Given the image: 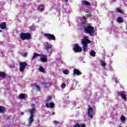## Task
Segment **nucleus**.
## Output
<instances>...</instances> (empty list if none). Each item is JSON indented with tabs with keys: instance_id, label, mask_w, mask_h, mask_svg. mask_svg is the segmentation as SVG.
<instances>
[{
	"instance_id": "nucleus-28",
	"label": "nucleus",
	"mask_w": 127,
	"mask_h": 127,
	"mask_svg": "<svg viewBox=\"0 0 127 127\" xmlns=\"http://www.w3.org/2000/svg\"><path fill=\"white\" fill-rule=\"evenodd\" d=\"M121 120L122 122H126V117L124 116H121Z\"/></svg>"
},
{
	"instance_id": "nucleus-24",
	"label": "nucleus",
	"mask_w": 127,
	"mask_h": 127,
	"mask_svg": "<svg viewBox=\"0 0 127 127\" xmlns=\"http://www.w3.org/2000/svg\"><path fill=\"white\" fill-rule=\"evenodd\" d=\"M39 70L40 71V72H43V73H44L45 72V69H44V68L42 66H40Z\"/></svg>"
},
{
	"instance_id": "nucleus-11",
	"label": "nucleus",
	"mask_w": 127,
	"mask_h": 127,
	"mask_svg": "<svg viewBox=\"0 0 127 127\" xmlns=\"http://www.w3.org/2000/svg\"><path fill=\"white\" fill-rule=\"evenodd\" d=\"M34 122V116H30L29 118L28 124L30 126Z\"/></svg>"
},
{
	"instance_id": "nucleus-12",
	"label": "nucleus",
	"mask_w": 127,
	"mask_h": 127,
	"mask_svg": "<svg viewBox=\"0 0 127 127\" xmlns=\"http://www.w3.org/2000/svg\"><path fill=\"white\" fill-rule=\"evenodd\" d=\"M53 46L49 44V43H47V45H46L45 47H46V50H47V51H49V50H51V49H52V47Z\"/></svg>"
},
{
	"instance_id": "nucleus-32",
	"label": "nucleus",
	"mask_w": 127,
	"mask_h": 127,
	"mask_svg": "<svg viewBox=\"0 0 127 127\" xmlns=\"http://www.w3.org/2000/svg\"><path fill=\"white\" fill-rule=\"evenodd\" d=\"M65 87H66V84L65 83H62L61 85V88L62 89H65Z\"/></svg>"
},
{
	"instance_id": "nucleus-44",
	"label": "nucleus",
	"mask_w": 127,
	"mask_h": 127,
	"mask_svg": "<svg viewBox=\"0 0 127 127\" xmlns=\"http://www.w3.org/2000/svg\"><path fill=\"white\" fill-rule=\"evenodd\" d=\"M65 2H67L68 1V0H64Z\"/></svg>"
},
{
	"instance_id": "nucleus-27",
	"label": "nucleus",
	"mask_w": 127,
	"mask_h": 127,
	"mask_svg": "<svg viewBox=\"0 0 127 127\" xmlns=\"http://www.w3.org/2000/svg\"><path fill=\"white\" fill-rule=\"evenodd\" d=\"M54 106H55V104H54V103L51 102L50 103V107L51 109H53V108H54Z\"/></svg>"
},
{
	"instance_id": "nucleus-18",
	"label": "nucleus",
	"mask_w": 127,
	"mask_h": 127,
	"mask_svg": "<svg viewBox=\"0 0 127 127\" xmlns=\"http://www.w3.org/2000/svg\"><path fill=\"white\" fill-rule=\"evenodd\" d=\"M0 113H2V114H4L5 113V108L0 106Z\"/></svg>"
},
{
	"instance_id": "nucleus-1",
	"label": "nucleus",
	"mask_w": 127,
	"mask_h": 127,
	"mask_svg": "<svg viewBox=\"0 0 127 127\" xmlns=\"http://www.w3.org/2000/svg\"><path fill=\"white\" fill-rule=\"evenodd\" d=\"M83 29L85 33L89 34L90 36H93V34H94L96 31L94 26H92L91 24H84L83 25Z\"/></svg>"
},
{
	"instance_id": "nucleus-25",
	"label": "nucleus",
	"mask_w": 127,
	"mask_h": 127,
	"mask_svg": "<svg viewBox=\"0 0 127 127\" xmlns=\"http://www.w3.org/2000/svg\"><path fill=\"white\" fill-rule=\"evenodd\" d=\"M35 86L37 91H38V92L41 91V88H40V86L39 85H37L35 84Z\"/></svg>"
},
{
	"instance_id": "nucleus-20",
	"label": "nucleus",
	"mask_w": 127,
	"mask_h": 127,
	"mask_svg": "<svg viewBox=\"0 0 127 127\" xmlns=\"http://www.w3.org/2000/svg\"><path fill=\"white\" fill-rule=\"evenodd\" d=\"M19 98L21 100H23V99H25V94H24V93H21L19 96Z\"/></svg>"
},
{
	"instance_id": "nucleus-36",
	"label": "nucleus",
	"mask_w": 127,
	"mask_h": 127,
	"mask_svg": "<svg viewBox=\"0 0 127 127\" xmlns=\"http://www.w3.org/2000/svg\"><path fill=\"white\" fill-rule=\"evenodd\" d=\"M23 56L24 57H26V56H27V53L25 52V53H24Z\"/></svg>"
},
{
	"instance_id": "nucleus-8",
	"label": "nucleus",
	"mask_w": 127,
	"mask_h": 127,
	"mask_svg": "<svg viewBox=\"0 0 127 127\" xmlns=\"http://www.w3.org/2000/svg\"><path fill=\"white\" fill-rule=\"evenodd\" d=\"M82 43L85 44H90L91 40H88L87 36H85L84 39L82 41Z\"/></svg>"
},
{
	"instance_id": "nucleus-16",
	"label": "nucleus",
	"mask_w": 127,
	"mask_h": 127,
	"mask_svg": "<svg viewBox=\"0 0 127 127\" xmlns=\"http://www.w3.org/2000/svg\"><path fill=\"white\" fill-rule=\"evenodd\" d=\"M117 21L119 23H123L124 22V19L123 17L119 16L117 18Z\"/></svg>"
},
{
	"instance_id": "nucleus-38",
	"label": "nucleus",
	"mask_w": 127,
	"mask_h": 127,
	"mask_svg": "<svg viewBox=\"0 0 127 127\" xmlns=\"http://www.w3.org/2000/svg\"><path fill=\"white\" fill-rule=\"evenodd\" d=\"M46 106L47 107V108H49V103L46 104Z\"/></svg>"
},
{
	"instance_id": "nucleus-10",
	"label": "nucleus",
	"mask_w": 127,
	"mask_h": 127,
	"mask_svg": "<svg viewBox=\"0 0 127 127\" xmlns=\"http://www.w3.org/2000/svg\"><path fill=\"white\" fill-rule=\"evenodd\" d=\"M118 94L121 96L123 100H126L127 99V95L125 94L124 91H123L122 92H119Z\"/></svg>"
},
{
	"instance_id": "nucleus-41",
	"label": "nucleus",
	"mask_w": 127,
	"mask_h": 127,
	"mask_svg": "<svg viewBox=\"0 0 127 127\" xmlns=\"http://www.w3.org/2000/svg\"><path fill=\"white\" fill-rule=\"evenodd\" d=\"M11 116H9L6 118V120H8V119H10Z\"/></svg>"
},
{
	"instance_id": "nucleus-17",
	"label": "nucleus",
	"mask_w": 127,
	"mask_h": 127,
	"mask_svg": "<svg viewBox=\"0 0 127 127\" xmlns=\"http://www.w3.org/2000/svg\"><path fill=\"white\" fill-rule=\"evenodd\" d=\"M82 2L83 4H84V5H87V6L91 5V3H90V2L87 0H83Z\"/></svg>"
},
{
	"instance_id": "nucleus-15",
	"label": "nucleus",
	"mask_w": 127,
	"mask_h": 127,
	"mask_svg": "<svg viewBox=\"0 0 127 127\" xmlns=\"http://www.w3.org/2000/svg\"><path fill=\"white\" fill-rule=\"evenodd\" d=\"M36 111V109L35 108H33L32 110L30 111V116L34 117V113H35V111Z\"/></svg>"
},
{
	"instance_id": "nucleus-6",
	"label": "nucleus",
	"mask_w": 127,
	"mask_h": 127,
	"mask_svg": "<svg viewBox=\"0 0 127 127\" xmlns=\"http://www.w3.org/2000/svg\"><path fill=\"white\" fill-rule=\"evenodd\" d=\"M94 111L93 110V108L90 106H89L88 108V112H87V115L89 116V117L91 119H93L94 116H93V113Z\"/></svg>"
},
{
	"instance_id": "nucleus-9",
	"label": "nucleus",
	"mask_w": 127,
	"mask_h": 127,
	"mask_svg": "<svg viewBox=\"0 0 127 127\" xmlns=\"http://www.w3.org/2000/svg\"><path fill=\"white\" fill-rule=\"evenodd\" d=\"M73 75H77V76H80V75H82V72L80 71V70H79L78 69L74 68L73 69Z\"/></svg>"
},
{
	"instance_id": "nucleus-19",
	"label": "nucleus",
	"mask_w": 127,
	"mask_h": 127,
	"mask_svg": "<svg viewBox=\"0 0 127 127\" xmlns=\"http://www.w3.org/2000/svg\"><path fill=\"white\" fill-rule=\"evenodd\" d=\"M38 56H40V54L34 53L32 58L33 60H35V59H36V58L38 57Z\"/></svg>"
},
{
	"instance_id": "nucleus-4",
	"label": "nucleus",
	"mask_w": 127,
	"mask_h": 127,
	"mask_svg": "<svg viewBox=\"0 0 127 127\" xmlns=\"http://www.w3.org/2000/svg\"><path fill=\"white\" fill-rule=\"evenodd\" d=\"M19 66H20V68H19L20 71L23 72L25 68L27 67V63H26V62H21L19 63Z\"/></svg>"
},
{
	"instance_id": "nucleus-39",
	"label": "nucleus",
	"mask_w": 127,
	"mask_h": 127,
	"mask_svg": "<svg viewBox=\"0 0 127 127\" xmlns=\"http://www.w3.org/2000/svg\"><path fill=\"white\" fill-rule=\"evenodd\" d=\"M80 127H86V124H82L81 126H80Z\"/></svg>"
},
{
	"instance_id": "nucleus-33",
	"label": "nucleus",
	"mask_w": 127,
	"mask_h": 127,
	"mask_svg": "<svg viewBox=\"0 0 127 127\" xmlns=\"http://www.w3.org/2000/svg\"><path fill=\"white\" fill-rule=\"evenodd\" d=\"M54 123L55 125H58L59 124V122L58 121H54Z\"/></svg>"
},
{
	"instance_id": "nucleus-14",
	"label": "nucleus",
	"mask_w": 127,
	"mask_h": 127,
	"mask_svg": "<svg viewBox=\"0 0 127 127\" xmlns=\"http://www.w3.org/2000/svg\"><path fill=\"white\" fill-rule=\"evenodd\" d=\"M0 77L3 78V79H5L6 78V74L3 71H0Z\"/></svg>"
},
{
	"instance_id": "nucleus-37",
	"label": "nucleus",
	"mask_w": 127,
	"mask_h": 127,
	"mask_svg": "<svg viewBox=\"0 0 127 127\" xmlns=\"http://www.w3.org/2000/svg\"><path fill=\"white\" fill-rule=\"evenodd\" d=\"M40 56L41 57H43V58H45V57H47L46 55H40Z\"/></svg>"
},
{
	"instance_id": "nucleus-13",
	"label": "nucleus",
	"mask_w": 127,
	"mask_h": 127,
	"mask_svg": "<svg viewBox=\"0 0 127 127\" xmlns=\"http://www.w3.org/2000/svg\"><path fill=\"white\" fill-rule=\"evenodd\" d=\"M82 45L83 46V51L84 52H87L88 51V44H83L82 43Z\"/></svg>"
},
{
	"instance_id": "nucleus-26",
	"label": "nucleus",
	"mask_w": 127,
	"mask_h": 127,
	"mask_svg": "<svg viewBox=\"0 0 127 127\" xmlns=\"http://www.w3.org/2000/svg\"><path fill=\"white\" fill-rule=\"evenodd\" d=\"M52 99V96H49L46 100V102L47 103H49V102H50V101H51V100Z\"/></svg>"
},
{
	"instance_id": "nucleus-35",
	"label": "nucleus",
	"mask_w": 127,
	"mask_h": 127,
	"mask_svg": "<svg viewBox=\"0 0 127 127\" xmlns=\"http://www.w3.org/2000/svg\"><path fill=\"white\" fill-rule=\"evenodd\" d=\"M40 11H43V8L40 7H39Z\"/></svg>"
},
{
	"instance_id": "nucleus-34",
	"label": "nucleus",
	"mask_w": 127,
	"mask_h": 127,
	"mask_svg": "<svg viewBox=\"0 0 127 127\" xmlns=\"http://www.w3.org/2000/svg\"><path fill=\"white\" fill-rule=\"evenodd\" d=\"M49 84V83L45 82H44L43 85H44L45 86H47V85Z\"/></svg>"
},
{
	"instance_id": "nucleus-2",
	"label": "nucleus",
	"mask_w": 127,
	"mask_h": 127,
	"mask_svg": "<svg viewBox=\"0 0 127 127\" xmlns=\"http://www.w3.org/2000/svg\"><path fill=\"white\" fill-rule=\"evenodd\" d=\"M20 37L22 40H29L31 39V34L29 33H21Z\"/></svg>"
},
{
	"instance_id": "nucleus-3",
	"label": "nucleus",
	"mask_w": 127,
	"mask_h": 127,
	"mask_svg": "<svg viewBox=\"0 0 127 127\" xmlns=\"http://www.w3.org/2000/svg\"><path fill=\"white\" fill-rule=\"evenodd\" d=\"M73 50L75 53H78L79 52H82V47H80L78 44H75L73 45Z\"/></svg>"
},
{
	"instance_id": "nucleus-23",
	"label": "nucleus",
	"mask_w": 127,
	"mask_h": 127,
	"mask_svg": "<svg viewBox=\"0 0 127 127\" xmlns=\"http://www.w3.org/2000/svg\"><path fill=\"white\" fill-rule=\"evenodd\" d=\"M90 56L92 57H95V56H96V52L95 51H91L90 52Z\"/></svg>"
},
{
	"instance_id": "nucleus-7",
	"label": "nucleus",
	"mask_w": 127,
	"mask_h": 127,
	"mask_svg": "<svg viewBox=\"0 0 127 127\" xmlns=\"http://www.w3.org/2000/svg\"><path fill=\"white\" fill-rule=\"evenodd\" d=\"M6 28V23L5 22H2L0 24V32H2V30Z\"/></svg>"
},
{
	"instance_id": "nucleus-22",
	"label": "nucleus",
	"mask_w": 127,
	"mask_h": 127,
	"mask_svg": "<svg viewBox=\"0 0 127 127\" xmlns=\"http://www.w3.org/2000/svg\"><path fill=\"white\" fill-rule=\"evenodd\" d=\"M116 11L117 12H119L120 13H122L123 14H124V12L120 8H116Z\"/></svg>"
},
{
	"instance_id": "nucleus-42",
	"label": "nucleus",
	"mask_w": 127,
	"mask_h": 127,
	"mask_svg": "<svg viewBox=\"0 0 127 127\" xmlns=\"http://www.w3.org/2000/svg\"><path fill=\"white\" fill-rule=\"evenodd\" d=\"M52 115H55V112H53L52 113Z\"/></svg>"
},
{
	"instance_id": "nucleus-40",
	"label": "nucleus",
	"mask_w": 127,
	"mask_h": 127,
	"mask_svg": "<svg viewBox=\"0 0 127 127\" xmlns=\"http://www.w3.org/2000/svg\"><path fill=\"white\" fill-rule=\"evenodd\" d=\"M83 19H84V20H86V17L83 16Z\"/></svg>"
},
{
	"instance_id": "nucleus-21",
	"label": "nucleus",
	"mask_w": 127,
	"mask_h": 127,
	"mask_svg": "<svg viewBox=\"0 0 127 127\" xmlns=\"http://www.w3.org/2000/svg\"><path fill=\"white\" fill-rule=\"evenodd\" d=\"M40 60H41V62H47V57H46L45 58H41L40 59Z\"/></svg>"
},
{
	"instance_id": "nucleus-45",
	"label": "nucleus",
	"mask_w": 127,
	"mask_h": 127,
	"mask_svg": "<svg viewBox=\"0 0 127 127\" xmlns=\"http://www.w3.org/2000/svg\"><path fill=\"white\" fill-rule=\"evenodd\" d=\"M11 1L12 0H10Z\"/></svg>"
},
{
	"instance_id": "nucleus-5",
	"label": "nucleus",
	"mask_w": 127,
	"mask_h": 127,
	"mask_svg": "<svg viewBox=\"0 0 127 127\" xmlns=\"http://www.w3.org/2000/svg\"><path fill=\"white\" fill-rule=\"evenodd\" d=\"M44 36L47 37L49 40H55V36L51 34H44Z\"/></svg>"
},
{
	"instance_id": "nucleus-29",
	"label": "nucleus",
	"mask_w": 127,
	"mask_h": 127,
	"mask_svg": "<svg viewBox=\"0 0 127 127\" xmlns=\"http://www.w3.org/2000/svg\"><path fill=\"white\" fill-rule=\"evenodd\" d=\"M73 127H80V124L78 123H75L73 125Z\"/></svg>"
},
{
	"instance_id": "nucleus-43",
	"label": "nucleus",
	"mask_w": 127,
	"mask_h": 127,
	"mask_svg": "<svg viewBox=\"0 0 127 127\" xmlns=\"http://www.w3.org/2000/svg\"><path fill=\"white\" fill-rule=\"evenodd\" d=\"M21 115H24V112H21Z\"/></svg>"
},
{
	"instance_id": "nucleus-31",
	"label": "nucleus",
	"mask_w": 127,
	"mask_h": 127,
	"mask_svg": "<svg viewBox=\"0 0 127 127\" xmlns=\"http://www.w3.org/2000/svg\"><path fill=\"white\" fill-rule=\"evenodd\" d=\"M64 74H65V75H68V74H69V71L68 69L64 70Z\"/></svg>"
},
{
	"instance_id": "nucleus-30",
	"label": "nucleus",
	"mask_w": 127,
	"mask_h": 127,
	"mask_svg": "<svg viewBox=\"0 0 127 127\" xmlns=\"http://www.w3.org/2000/svg\"><path fill=\"white\" fill-rule=\"evenodd\" d=\"M100 63L101 65H102V66H103V67H105V66H106V63H105V62L101 61Z\"/></svg>"
}]
</instances>
